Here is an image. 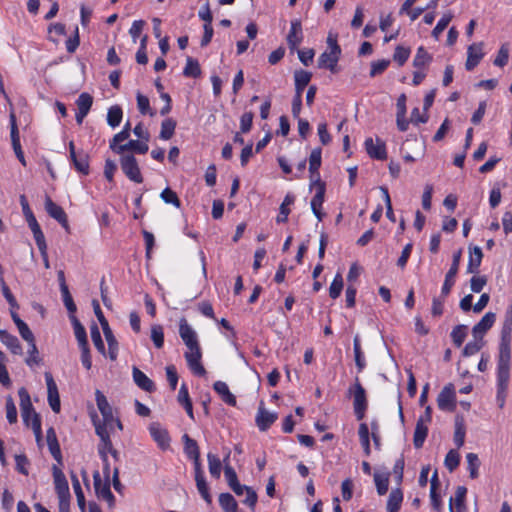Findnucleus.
<instances>
[{
    "label": "nucleus",
    "instance_id": "11",
    "mask_svg": "<svg viewBox=\"0 0 512 512\" xmlns=\"http://www.w3.org/2000/svg\"><path fill=\"white\" fill-rule=\"evenodd\" d=\"M511 341H512V314L507 317L501 329L499 354L511 356Z\"/></svg>",
    "mask_w": 512,
    "mask_h": 512
},
{
    "label": "nucleus",
    "instance_id": "43",
    "mask_svg": "<svg viewBox=\"0 0 512 512\" xmlns=\"http://www.w3.org/2000/svg\"><path fill=\"white\" fill-rule=\"evenodd\" d=\"M343 286H344V283H343L342 274L340 272H337L333 278V281L330 284L329 296L332 299H337L341 295Z\"/></svg>",
    "mask_w": 512,
    "mask_h": 512
},
{
    "label": "nucleus",
    "instance_id": "20",
    "mask_svg": "<svg viewBox=\"0 0 512 512\" xmlns=\"http://www.w3.org/2000/svg\"><path fill=\"white\" fill-rule=\"evenodd\" d=\"M496 315L493 312H487L481 320L474 325L472 334L475 339L482 340L484 334L494 325Z\"/></svg>",
    "mask_w": 512,
    "mask_h": 512
},
{
    "label": "nucleus",
    "instance_id": "24",
    "mask_svg": "<svg viewBox=\"0 0 512 512\" xmlns=\"http://www.w3.org/2000/svg\"><path fill=\"white\" fill-rule=\"evenodd\" d=\"M483 259L482 249L478 246L469 247V259L467 264V273L477 274Z\"/></svg>",
    "mask_w": 512,
    "mask_h": 512
},
{
    "label": "nucleus",
    "instance_id": "9",
    "mask_svg": "<svg viewBox=\"0 0 512 512\" xmlns=\"http://www.w3.org/2000/svg\"><path fill=\"white\" fill-rule=\"evenodd\" d=\"M9 121H10V136H11V143H12L13 150L15 152L17 159L20 161V163L23 166H26V160H25L24 153H23V150L21 147V143H20V135H19V130H18V126H17V119H16V115L14 112L10 113Z\"/></svg>",
    "mask_w": 512,
    "mask_h": 512
},
{
    "label": "nucleus",
    "instance_id": "40",
    "mask_svg": "<svg viewBox=\"0 0 512 512\" xmlns=\"http://www.w3.org/2000/svg\"><path fill=\"white\" fill-rule=\"evenodd\" d=\"M123 117L122 108L118 105L111 106L107 113V123L110 127L115 128L120 125Z\"/></svg>",
    "mask_w": 512,
    "mask_h": 512
},
{
    "label": "nucleus",
    "instance_id": "18",
    "mask_svg": "<svg viewBox=\"0 0 512 512\" xmlns=\"http://www.w3.org/2000/svg\"><path fill=\"white\" fill-rule=\"evenodd\" d=\"M483 43H473L467 49V60L465 68L467 71H472L483 59Z\"/></svg>",
    "mask_w": 512,
    "mask_h": 512
},
{
    "label": "nucleus",
    "instance_id": "56",
    "mask_svg": "<svg viewBox=\"0 0 512 512\" xmlns=\"http://www.w3.org/2000/svg\"><path fill=\"white\" fill-rule=\"evenodd\" d=\"M20 204L22 207V212L25 216V219L28 223V226L31 227L35 224H38L36 217L34 216L33 211L31 210L27 198L25 195L20 196Z\"/></svg>",
    "mask_w": 512,
    "mask_h": 512
},
{
    "label": "nucleus",
    "instance_id": "50",
    "mask_svg": "<svg viewBox=\"0 0 512 512\" xmlns=\"http://www.w3.org/2000/svg\"><path fill=\"white\" fill-rule=\"evenodd\" d=\"M96 404L102 417L109 416L112 407L110 406L106 396L100 391L95 392Z\"/></svg>",
    "mask_w": 512,
    "mask_h": 512
},
{
    "label": "nucleus",
    "instance_id": "29",
    "mask_svg": "<svg viewBox=\"0 0 512 512\" xmlns=\"http://www.w3.org/2000/svg\"><path fill=\"white\" fill-rule=\"evenodd\" d=\"M11 318L18 328L20 336L27 342H34L35 338L29 326L19 317L16 311H10Z\"/></svg>",
    "mask_w": 512,
    "mask_h": 512
},
{
    "label": "nucleus",
    "instance_id": "5",
    "mask_svg": "<svg viewBox=\"0 0 512 512\" xmlns=\"http://www.w3.org/2000/svg\"><path fill=\"white\" fill-rule=\"evenodd\" d=\"M437 405L442 411L453 412L456 409V393L452 383L445 385L438 394Z\"/></svg>",
    "mask_w": 512,
    "mask_h": 512
},
{
    "label": "nucleus",
    "instance_id": "19",
    "mask_svg": "<svg viewBox=\"0 0 512 512\" xmlns=\"http://www.w3.org/2000/svg\"><path fill=\"white\" fill-rule=\"evenodd\" d=\"M149 432L152 439L157 443L161 450H167L170 447V436L166 429H163L159 423H152L149 426Z\"/></svg>",
    "mask_w": 512,
    "mask_h": 512
},
{
    "label": "nucleus",
    "instance_id": "4",
    "mask_svg": "<svg viewBox=\"0 0 512 512\" xmlns=\"http://www.w3.org/2000/svg\"><path fill=\"white\" fill-rule=\"evenodd\" d=\"M119 161L122 172L131 182L136 184L143 183L144 178L140 166L133 154L122 155Z\"/></svg>",
    "mask_w": 512,
    "mask_h": 512
},
{
    "label": "nucleus",
    "instance_id": "33",
    "mask_svg": "<svg viewBox=\"0 0 512 512\" xmlns=\"http://www.w3.org/2000/svg\"><path fill=\"white\" fill-rule=\"evenodd\" d=\"M72 486L76 495L77 504L82 512H86V500L78 476L72 471L70 473Z\"/></svg>",
    "mask_w": 512,
    "mask_h": 512
},
{
    "label": "nucleus",
    "instance_id": "14",
    "mask_svg": "<svg viewBox=\"0 0 512 512\" xmlns=\"http://www.w3.org/2000/svg\"><path fill=\"white\" fill-rule=\"evenodd\" d=\"M18 395L20 398V409L23 421L25 422L26 425H31L33 415L38 414L34 410V407L30 399V395L27 389L24 387H21L18 390Z\"/></svg>",
    "mask_w": 512,
    "mask_h": 512
},
{
    "label": "nucleus",
    "instance_id": "42",
    "mask_svg": "<svg viewBox=\"0 0 512 512\" xmlns=\"http://www.w3.org/2000/svg\"><path fill=\"white\" fill-rule=\"evenodd\" d=\"M74 334L78 341L79 347L88 345L87 333L85 327L79 322L76 317L72 318Z\"/></svg>",
    "mask_w": 512,
    "mask_h": 512
},
{
    "label": "nucleus",
    "instance_id": "51",
    "mask_svg": "<svg viewBox=\"0 0 512 512\" xmlns=\"http://www.w3.org/2000/svg\"><path fill=\"white\" fill-rule=\"evenodd\" d=\"M29 228L31 229V231L33 233V236H34V239H35L38 249L41 251L42 254L45 255L47 245H46L45 237H44V234L41 230L39 223L35 224Z\"/></svg>",
    "mask_w": 512,
    "mask_h": 512
},
{
    "label": "nucleus",
    "instance_id": "59",
    "mask_svg": "<svg viewBox=\"0 0 512 512\" xmlns=\"http://www.w3.org/2000/svg\"><path fill=\"white\" fill-rule=\"evenodd\" d=\"M467 489L464 486H458L455 492L454 504L457 512H464L465 510V498Z\"/></svg>",
    "mask_w": 512,
    "mask_h": 512
},
{
    "label": "nucleus",
    "instance_id": "53",
    "mask_svg": "<svg viewBox=\"0 0 512 512\" xmlns=\"http://www.w3.org/2000/svg\"><path fill=\"white\" fill-rule=\"evenodd\" d=\"M322 164V149L320 147L314 148L309 156V172H317Z\"/></svg>",
    "mask_w": 512,
    "mask_h": 512
},
{
    "label": "nucleus",
    "instance_id": "12",
    "mask_svg": "<svg viewBox=\"0 0 512 512\" xmlns=\"http://www.w3.org/2000/svg\"><path fill=\"white\" fill-rule=\"evenodd\" d=\"M94 478V489L98 498L106 501L109 507L114 506L115 497L111 492L110 482L106 480L104 483L101 480L99 472H95L93 475Z\"/></svg>",
    "mask_w": 512,
    "mask_h": 512
},
{
    "label": "nucleus",
    "instance_id": "62",
    "mask_svg": "<svg viewBox=\"0 0 512 512\" xmlns=\"http://www.w3.org/2000/svg\"><path fill=\"white\" fill-rule=\"evenodd\" d=\"M130 137V134H126L125 132L116 133L113 138L109 141V148L116 154H122V151H119V147H121V143L127 140Z\"/></svg>",
    "mask_w": 512,
    "mask_h": 512
},
{
    "label": "nucleus",
    "instance_id": "55",
    "mask_svg": "<svg viewBox=\"0 0 512 512\" xmlns=\"http://www.w3.org/2000/svg\"><path fill=\"white\" fill-rule=\"evenodd\" d=\"M136 100H137L138 110L142 115L148 114L151 117H153L155 115V112L150 107V101L147 96L138 92L136 95Z\"/></svg>",
    "mask_w": 512,
    "mask_h": 512
},
{
    "label": "nucleus",
    "instance_id": "8",
    "mask_svg": "<svg viewBox=\"0 0 512 512\" xmlns=\"http://www.w3.org/2000/svg\"><path fill=\"white\" fill-rule=\"evenodd\" d=\"M69 157L77 172H79L82 175L89 174V157L83 151L77 153L73 141H70L69 143Z\"/></svg>",
    "mask_w": 512,
    "mask_h": 512
},
{
    "label": "nucleus",
    "instance_id": "16",
    "mask_svg": "<svg viewBox=\"0 0 512 512\" xmlns=\"http://www.w3.org/2000/svg\"><path fill=\"white\" fill-rule=\"evenodd\" d=\"M45 381H46L47 391H48L49 406L51 407L53 412L59 413L60 409H61L60 397H59L57 385H56L51 373H49V372L45 373Z\"/></svg>",
    "mask_w": 512,
    "mask_h": 512
},
{
    "label": "nucleus",
    "instance_id": "25",
    "mask_svg": "<svg viewBox=\"0 0 512 512\" xmlns=\"http://www.w3.org/2000/svg\"><path fill=\"white\" fill-rule=\"evenodd\" d=\"M438 486H439V480L437 472H434V474L431 477L430 480V500L431 505L433 509H435L437 512H442L443 510V504L441 500V496L438 493Z\"/></svg>",
    "mask_w": 512,
    "mask_h": 512
},
{
    "label": "nucleus",
    "instance_id": "60",
    "mask_svg": "<svg viewBox=\"0 0 512 512\" xmlns=\"http://www.w3.org/2000/svg\"><path fill=\"white\" fill-rule=\"evenodd\" d=\"M160 197L161 199L167 203V204H172L173 206H175L176 208H180L181 206V201L178 197V195L176 194L175 191H173L172 189H170L169 187L165 188L161 194H160Z\"/></svg>",
    "mask_w": 512,
    "mask_h": 512
},
{
    "label": "nucleus",
    "instance_id": "13",
    "mask_svg": "<svg viewBox=\"0 0 512 512\" xmlns=\"http://www.w3.org/2000/svg\"><path fill=\"white\" fill-rule=\"evenodd\" d=\"M364 145L367 154L372 159L381 161L387 159V148L385 142L382 139L377 137L374 141L371 137H369L365 140Z\"/></svg>",
    "mask_w": 512,
    "mask_h": 512
},
{
    "label": "nucleus",
    "instance_id": "3",
    "mask_svg": "<svg viewBox=\"0 0 512 512\" xmlns=\"http://www.w3.org/2000/svg\"><path fill=\"white\" fill-rule=\"evenodd\" d=\"M349 393L353 396V407L356 419L361 421L365 417L368 401L366 391L361 385L359 378H356L354 385L349 388Z\"/></svg>",
    "mask_w": 512,
    "mask_h": 512
},
{
    "label": "nucleus",
    "instance_id": "36",
    "mask_svg": "<svg viewBox=\"0 0 512 512\" xmlns=\"http://www.w3.org/2000/svg\"><path fill=\"white\" fill-rule=\"evenodd\" d=\"M358 435H359V440H360L361 446L363 448L364 454L366 456H370V454H371L370 433H369V427L366 423L363 422L359 425Z\"/></svg>",
    "mask_w": 512,
    "mask_h": 512
},
{
    "label": "nucleus",
    "instance_id": "37",
    "mask_svg": "<svg viewBox=\"0 0 512 512\" xmlns=\"http://www.w3.org/2000/svg\"><path fill=\"white\" fill-rule=\"evenodd\" d=\"M432 61V56L427 52V50L420 46L417 49L416 55L413 59V66L415 68L421 69L424 68Z\"/></svg>",
    "mask_w": 512,
    "mask_h": 512
},
{
    "label": "nucleus",
    "instance_id": "38",
    "mask_svg": "<svg viewBox=\"0 0 512 512\" xmlns=\"http://www.w3.org/2000/svg\"><path fill=\"white\" fill-rule=\"evenodd\" d=\"M176 121L172 118H166L161 123V130L159 138L162 140H169L173 137L176 128Z\"/></svg>",
    "mask_w": 512,
    "mask_h": 512
},
{
    "label": "nucleus",
    "instance_id": "27",
    "mask_svg": "<svg viewBox=\"0 0 512 512\" xmlns=\"http://www.w3.org/2000/svg\"><path fill=\"white\" fill-rule=\"evenodd\" d=\"M149 150L148 141L145 140H129L127 143L119 147V151H122V155H126L125 152L131 151L136 154H146Z\"/></svg>",
    "mask_w": 512,
    "mask_h": 512
},
{
    "label": "nucleus",
    "instance_id": "30",
    "mask_svg": "<svg viewBox=\"0 0 512 512\" xmlns=\"http://www.w3.org/2000/svg\"><path fill=\"white\" fill-rule=\"evenodd\" d=\"M178 402L185 409L190 419L194 420L193 405L189 396L188 388L185 384H182L178 392Z\"/></svg>",
    "mask_w": 512,
    "mask_h": 512
},
{
    "label": "nucleus",
    "instance_id": "26",
    "mask_svg": "<svg viewBox=\"0 0 512 512\" xmlns=\"http://www.w3.org/2000/svg\"><path fill=\"white\" fill-rule=\"evenodd\" d=\"M1 342L15 355L22 354V346L18 338L6 330H0Z\"/></svg>",
    "mask_w": 512,
    "mask_h": 512
},
{
    "label": "nucleus",
    "instance_id": "6",
    "mask_svg": "<svg viewBox=\"0 0 512 512\" xmlns=\"http://www.w3.org/2000/svg\"><path fill=\"white\" fill-rule=\"evenodd\" d=\"M461 255V250H458L453 254L451 266L445 275V280L441 288V295L443 297H447L450 294L451 289L455 284V277L459 270Z\"/></svg>",
    "mask_w": 512,
    "mask_h": 512
},
{
    "label": "nucleus",
    "instance_id": "1",
    "mask_svg": "<svg viewBox=\"0 0 512 512\" xmlns=\"http://www.w3.org/2000/svg\"><path fill=\"white\" fill-rule=\"evenodd\" d=\"M179 335L187 351L184 353L185 360L191 372L199 377L206 374V370L201 363L202 350L199 344L196 331L189 325L186 318H181L179 321Z\"/></svg>",
    "mask_w": 512,
    "mask_h": 512
},
{
    "label": "nucleus",
    "instance_id": "44",
    "mask_svg": "<svg viewBox=\"0 0 512 512\" xmlns=\"http://www.w3.org/2000/svg\"><path fill=\"white\" fill-rule=\"evenodd\" d=\"M151 340L157 349L164 346V329L160 324H153L151 326Z\"/></svg>",
    "mask_w": 512,
    "mask_h": 512
},
{
    "label": "nucleus",
    "instance_id": "39",
    "mask_svg": "<svg viewBox=\"0 0 512 512\" xmlns=\"http://www.w3.org/2000/svg\"><path fill=\"white\" fill-rule=\"evenodd\" d=\"M219 505L224 512H237L238 504L230 493H221L219 495Z\"/></svg>",
    "mask_w": 512,
    "mask_h": 512
},
{
    "label": "nucleus",
    "instance_id": "48",
    "mask_svg": "<svg viewBox=\"0 0 512 512\" xmlns=\"http://www.w3.org/2000/svg\"><path fill=\"white\" fill-rule=\"evenodd\" d=\"M466 435V428L462 419H456L455 422V431H454V444L457 448H460L464 445Z\"/></svg>",
    "mask_w": 512,
    "mask_h": 512
},
{
    "label": "nucleus",
    "instance_id": "45",
    "mask_svg": "<svg viewBox=\"0 0 512 512\" xmlns=\"http://www.w3.org/2000/svg\"><path fill=\"white\" fill-rule=\"evenodd\" d=\"M374 482L376 485L377 493L379 495H385L389 488V473H375Z\"/></svg>",
    "mask_w": 512,
    "mask_h": 512
},
{
    "label": "nucleus",
    "instance_id": "32",
    "mask_svg": "<svg viewBox=\"0 0 512 512\" xmlns=\"http://www.w3.org/2000/svg\"><path fill=\"white\" fill-rule=\"evenodd\" d=\"M402 502V490L400 488L392 489L387 500V512H399Z\"/></svg>",
    "mask_w": 512,
    "mask_h": 512
},
{
    "label": "nucleus",
    "instance_id": "47",
    "mask_svg": "<svg viewBox=\"0 0 512 512\" xmlns=\"http://www.w3.org/2000/svg\"><path fill=\"white\" fill-rule=\"evenodd\" d=\"M466 336L467 326L463 324L456 325L451 332L453 344L458 348L462 346Z\"/></svg>",
    "mask_w": 512,
    "mask_h": 512
},
{
    "label": "nucleus",
    "instance_id": "41",
    "mask_svg": "<svg viewBox=\"0 0 512 512\" xmlns=\"http://www.w3.org/2000/svg\"><path fill=\"white\" fill-rule=\"evenodd\" d=\"M183 75L186 77L198 78L201 75L199 62L192 57H188L186 66L183 69Z\"/></svg>",
    "mask_w": 512,
    "mask_h": 512
},
{
    "label": "nucleus",
    "instance_id": "17",
    "mask_svg": "<svg viewBox=\"0 0 512 512\" xmlns=\"http://www.w3.org/2000/svg\"><path fill=\"white\" fill-rule=\"evenodd\" d=\"M287 44L289 49L293 52L296 50L303 41V29L299 19L291 21L290 30L287 35Z\"/></svg>",
    "mask_w": 512,
    "mask_h": 512
},
{
    "label": "nucleus",
    "instance_id": "31",
    "mask_svg": "<svg viewBox=\"0 0 512 512\" xmlns=\"http://www.w3.org/2000/svg\"><path fill=\"white\" fill-rule=\"evenodd\" d=\"M182 441L184 443V453L190 460H196L200 457V449L197 442L190 438L188 434H184L182 436Z\"/></svg>",
    "mask_w": 512,
    "mask_h": 512
},
{
    "label": "nucleus",
    "instance_id": "54",
    "mask_svg": "<svg viewBox=\"0 0 512 512\" xmlns=\"http://www.w3.org/2000/svg\"><path fill=\"white\" fill-rule=\"evenodd\" d=\"M196 487L201 497L208 503H212V497L209 491L205 476L195 477Z\"/></svg>",
    "mask_w": 512,
    "mask_h": 512
},
{
    "label": "nucleus",
    "instance_id": "34",
    "mask_svg": "<svg viewBox=\"0 0 512 512\" xmlns=\"http://www.w3.org/2000/svg\"><path fill=\"white\" fill-rule=\"evenodd\" d=\"M428 435V427L422 423V420H417L416 427L414 430L413 444L414 447L419 449L423 447V444Z\"/></svg>",
    "mask_w": 512,
    "mask_h": 512
},
{
    "label": "nucleus",
    "instance_id": "58",
    "mask_svg": "<svg viewBox=\"0 0 512 512\" xmlns=\"http://www.w3.org/2000/svg\"><path fill=\"white\" fill-rule=\"evenodd\" d=\"M509 60V44L504 43L500 46L498 53L493 61V64L498 67H504Z\"/></svg>",
    "mask_w": 512,
    "mask_h": 512
},
{
    "label": "nucleus",
    "instance_id": "52",
    "mask_svg": "<svg viewBox=\"0 0 512 512\" xmlns=\"http://www.w3.org/2000/svg\"><path fill=\"white\" fill-rule=\"evenodd\" d=\"M103 332L108 343L109 357L111 360H115L117 358L118 343L112 334L110 327L103 329Z\"/></svg>",
    "mask_w": 512,
    "mask_h": 512
},
{
    "label": "nucleus",
    "instance_id": "35",
    "mask_svg": "<svg viewBox=\"0 0 512 512\" xmlns=\"http://www.w3.org/2000/svg\"><path fill=\"white\" fill-rule=\"evenodd\" d=\"M209 473L212 478L219 479L222 471V463L218 455L209 452L207 454Z\"/></svg>",
    "mask_w": 512,
    "mask_h": 512
},
{
    "label": "nucleus",
    "instance_id": "15",
    "mask_svg": "<svg viewBox=\"0 0 512 512\" xmlns=\"http://www.w3.org/2000/svg\"><path fill=\"white\" fill-rule=\"evenodd\" d=\"M61 465H53L52 475L54 479L55 491L59 497H71L68 481L60 468Z\"/></svg>",
    "mask_w": 512,
    "mask_h": 512
},
{
    "label": "nucleus",
    "instance_id": "28",
    "mask_svg": "<svg viewBox=\"0 0 512 512\" xmlns=\"http://www.w3.org/2000/svg\"><path fill=\"white\" fill-rule=\"evenodd\" d=\"M214 391L221 397L222 401L230 406H236V397L230 392L228 385L223 381H216L213 384Z\"/></svg>",
    "mask_w": 512,
    "mask_h": 512
},
{
    "label": "nucleus",
    "instance_id": "63",
    "mask_svg": "<svg viewBox=\"0 0 512 512\" xmlns=\"http://www.w3.org/2000/svg\"><path fill=\"white\" fill-rule=\"evenodd\" d=\"M445 467L450 471H454L460 464V455L456 450H450L444 460Z\"/></svg>",
    "mask_w": 512,
    "mask_h": 512
},
{
    "label": "nucleus",
    "instance_id": "46",
    "mask_svg": "<svg viewBox=\"0 0 512 512\" xmlns=\"http://www.w3.org/2000/svg\"><path fill=\"white\" fill-rule=\"evenodd\" d=\"M466 460L470 478L476 479L479 476V467L481 464L478 455L472 452L468 453L466 455Z\"/></svg>",
    "mask_w": 512,
    "mask_h": 512
},
{
    "label": "nucleus",
    "instance_id": "2",
    "mask_svg": "<svg viewBox=\"0 0 512 512\" xmlns=\"http://www.w3.org/2000/svg\"><path fill=\"white\" fill-rule=\"evenodd\" d=\"M510 361L511 356L498 355L497 360V401L499 403V407L502 408L505 404V399L507 396V390L510 381Z\"/></svg>",
    "mask_w": 512,
    "mask_h": 512
},
{
    "label": "nucleus",
    "instance_id": "64",
    "mask_svg": "<svg viewBox=\"0 0 512 512\" xmlns=\"http://www.w3.org/2000/svg\"><path fill=\"white\" fill-rule=\"evenodd\" d=\"M451 14H444L439 21L437 22L436 26L432 30V36L436 39L439 38V36L442 34V32L447 28L450 21L452 20Z\"/></svg>",
    "mask_w": 512,
    "mask_h": 512
},
{
    "label": "nucleus",
    "instance_id": "7",
    "mask_svg": "<svg viewBox=\"0 0 512 512\" xmlns=\"http://www.w3.org/2000/svg\"><path fill=\"white\" fill-rule=\"evenodd\" d=\"M341 56V47L335 46L333 51L326 50L318 58V67L337 73V64Z\"/></svg>",
    "mask_w": 512,
    "mask_h": 512
},
{
    "label": "nucleus",
    "instance_id": "49",
    "mask_svg": "<svg viewBox=\"0 0 512 512\" xmlns=\"http://www.w3.org/2000/svg\"><path fill=\"white\" fill-rule=\"evenodd\" d=\"M410 54L411 49L409 47L398 45L394 50L393 60L401 67L408 61Z\"/></svg>",
    "mask_w": 512,
    "mask_h": 512
},
{
    "label": "nucleus",
    "instance_id": "23",
    "mask_svg": "<svg viewBox=\"0 0 512 512\" xmlns=\"http://www.w3.org/2000/svg\"><path fill=\"white\" fill-rule=\"evenodd\" d=\"M132 377L135 384L145 392H154L156 387L154 382L136 366L132 369Z\"/></svg>",
    "mask_w": 512,
    "mask_h": 512
},
{
    "label": "nucleus",
    "instance_id": "22",
    "mask_svg": "<svg viewBox=\"0 0 512 512\" xmlns=\"http://www.w3.org/2000/svg\"><path fill=\"white\" fill-rule=\"evenodd\" d=\"M46 440L52 457L57 461L59 465H63L61 448L57 439L55 429L53 427L47 429Z\"/></svg>",
    "mask_w": 512,
    "mask_h": 512
},
{
    "label": "nucleus",
    "instance_id": "21",
    "mask_svg": "<svg viewBox=\"0 0 512 512\" xmlns=\"http://www.w3.org/2000/svg\"><path fill=\"white\" fill-rule=\"evenodd\" d=\"M277 418V413L269 412L260 405L256 415V424L260 431H267L274 424Z\"/></svg>",
    "mask_w": 512,
    "mask_h": 512
},
{
    "label": "nucleus",
    "instance_id": "57",
    "mask_svg": "<svg viewBox=\"0 0 512 512\" xmlns=\"http://www.w3.org/2000/svg\"><path fill=\"white\" fill-rule=\"evenodd\" d=\"M92 104L93 97L87 92L81 93L76 100L77 110L85 113H89Z\"/></svg>",
    "mask_w": 512,
    "mask_h": 512
},
{
    "label": "nucleus",
    "instance_id": "10",
    "mask_svg": "<svg viewBox=\"0 0 512 512\" xmlns=\"http://www.w3.org/2000/svg\"><path fill=\"white\" fill-rule=\"evenodd\" d=\"M45 209L50 217L55 219L67 232L70 226L68 223L67 214L64 209L56 204L49 196L45 198Z\"/></svg>",
    "mask_w": 512,
    "mask_h": 512
},
{
    "label": "nucleus",
    "instance_id": "61",
    "mask_svg": "<svg viewBox=\"0 0 512 512\" xmlns=\"http://www.w3.org/2000/svg\"><path fill=\"white\" fill-rule=\"evenodd\" d=\"M90 334H91V339H92V342L95 346V348L102 354L105 353V346H104V342L102 340V336H101V333L99 331V328L96 324H93L90 328Z\"/></svg>",
    "mask_w": 512,
    "mask_h": 512
}]
</instances>
